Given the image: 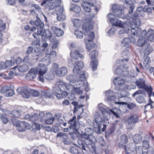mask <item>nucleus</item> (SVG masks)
Returning a JSON list of instances; mask_svg holds the SVG:
<instances>
[{
	"instance_id": "nucleus-1",
	"label": "nucleus",
	"mask_w": 154,
	"mask_h": 154,
	"mask_svg": "<svg viewBox=\"0 0 154 154\" xmlns=\"http://www.w3.org/2000/svg\"><path fill=\"white\" fill-rule=\"evenodd\" d=\"M109 123L108 120L106 116H101L99 113H97L94 116L93 120V126L95 132L100 134L102 132L105 131L106 135H109L114 132L115 130L114 125H112L106 131L107 125Z\"/></svg>"
},
{
	"instance_id": "nucleus-2",
	"label": "nucleus",
	"mask_w": 154,
	"mask_h": 154,
	"mask_svg": "<svg viewBox=\"0 0 154 154\" xmlns=\"http://www.w3.org/2000/svg\"><path fill=\"white\" fill-rule=\"evenodd\" d=\"M112 10L114 15L116 17L125 19L126 16L124 14L122 6L118 5H114L112 6Z\"/></svg>"
},
{
	"instance_id": "nucleus-3",
	"label": "nucleus",
	"mask_w": 154,
	"mask_h": 154,
	"mask_svg": "<svg viewBox=\"0 0 154 154\" xmlns=\"http://www.w3.org/2000/svg\"><path fill=\"white\" fill-rule=\"evenodd\" d=\"M99 109L103 114V115H101L100 114L101 116H105L104 115V113H106L109 115H113L116 118H120L119 115L117 112V109L115 107L114 108H112V109H109V108H104L103 107L101 106L99 107ZM97 113H99L100 114L99 112H96L95 114H96Z\"/></svg>"
},
{
	"instance_id": "nucleus-4",
	"label": "nucleus",
	"mask_w": 154,
	"mask_h": 154,
	"mask_svg": "<svg viewBox=\"0 0 154 154\" xmlns=\"http://www.w3.org/2000/svg\"><path fill=\"white\" fill-rule=\"evenodd\" d=\"M71 103L74 106L73 113L74 114H76L77 112L78 115L77 117V121L81 118V117L79 114H81L83 111V109L82 108L84 106V105L82 104H79L77 101H73Z\"/></svg>"
},
{
	"instance_id": "nucleus-5",
	"label": "nucleus",
	"mask_w": 154,
	"mask_h": 154,
	"mask_svg": "<svg viewBox=\"0 0 154 154\" xmlns=\"http://www.w3.org/2000/svg\"><path fill=\"white\" fill-rule=\"evenodd\" d=\"M108 19L112 25L124 28L125 25L122 24V21L117 19L112 13H109L108 15Z\"/></svg>"
},
{
	"instance_id": "nucleus-6",
	"label": "nucleus",
	"mask_w": 154,
	"mask_h": 154,
	"mask_svg": "<svg viewBox=\"0 0 154 154\" xmlns=\"http://www.w3.org/2000/svg\"><path fill=\"white\" fill-rule=\"evenodd\" d=\"M92 60L91 62V65L93 71L96 70L97 69L98 62L96 59V57L97 56V52L95 50L91 51L89 54Z\"/></svg>"
},
{
	"instance_id": "nucleus-7",
	"label": "nucleus",
	"mask_w": 154,
	"mask_h": 154,
	"mask_svg": "<svg viewBox=\"0 0 154 154\" xmlns=\"http://www.w3.org/2000/svg\"><path fill=\"white\" fill-rule=\"evenodd\" d=\"M115 72L117 74L121 76L126 77L129 75V72L127 71V67L123 65L117 66Z\"/></svg>"
},
{
	"instance_id": "nucleus-8",
	"label": "nucleus",
	"mask_w": 154,
	"mask_h": 154,
	"mask_svg": "<svg viewBox=\"0 0 154 154\" xmlns=\"http://www.w3.org/2000/svg\"><path fill=\"white\" fill-rule=\"evenodd\" d=\"M68 125L70 128L72 129V130H75V133H77L78 132L80 125L78 121H76V117L75 116H73L72 119L68 122Z\"/></svg>"
},
{
	"instance_id": "nucleus-9",
	"label": "nucleus",
	"mask_w": 154,
	"mask_h": 154,
	"mask_svg": "<svg viewBox=\"0 0 154 154\" xmlns=\"http://www.w3.org/2000/svg\"><path fill=\"white\" fill-rule=\"evenodd\" d=\"M142 35H144L147 40L152 42H154V31L152 29H149L147 32L146 30H144L142 32Z\"/></svg>"
},
{
	"instance_id": "nucleus-10",
	"label": "nucleus",
	"mask_w": 154,
	"mask_h": 154,
	"mask_svg": "<svg viewBox=\"0 0 154 154\" xmlns=\"http://www.w3.org/2000/svg\"><path fill=\"white\" fill-rule=\"evenodd\" d=\"M38 33L39 35L43 37L45 36L46 38L50 39L52 36L51 31L48 29H44V28L39 29L38 32Z\"/></svg>"
},
{
	"instance_id": "nucleus-11",
	"label": "nucleus",
	"mask_w": 154,
	"mask_h": 154,
	"mask_svg": "<svg viewBox=\"0 0 154 154\" xmlns=\"http://www.w3.org/2000/svg\"><path fill=\"white\" fill-rule=\"evenodd\" d=\"M19 125L17 127V129L19 132L24 131L26 129H30L31 127V125L24 121H21Z\"/></svg>"
},
{
	"instance_id": "nucleus-12",
	"label": "nucleus",
	"mask_w": 154,
	"mask_h": 154,
	"mask_svg": "<svg viewBox=\"0 0 154 154\" xmlns=\"http://www.w3.org/2000/svg\"><path fill=\"white\" fill-rule=\"evenodd\" d=\"M128 141V140L127 136L126 135H122L120 137V141L118 143V146L120 148L126 151L127 148L125 144Z\"/></svg>"
},
{
	"instance_id": "nucleus-13",
	"label": "nucleus",
	"mask_w": 154,
	"mask_h": 154,
	"mask_svg": "<svg viewBox=\"0 0 154 154\" xmlns=\"http://www.w3.org/2000/svg\"><path fill=\"white\" fill-rule=\"evenodd\" d=\"M106 96L107 97L106 100L108 101H114L115 103L117 98L115 96L116 93L112 90L107 91L105 93Z\"/></svg>"
},
{
	"instance_id": "nucleus-14",
	"label": "nucleus",
	"mask_w": 154,
	"mask_h": 154,
	"mask_svg": "<svg viewBox=\"0 0 154 154\" xmlns=\"http://www.w3.org/2000/svg\"><path fill=\"white\" fill-rule=\"evenodd\" d=\"M147 40L145 37L144 35H142L141 33V35L139 38L138 41H137V46L139 47L144 48L146 46L147 43H146Z\"/></svg>"
},
{
	"instance_id": "nucleus-15",
	"label": "nucleus",
	"mask_w": 154,
	"mask_h": 154,
	"mask_svg": "<svg viewBox=\"0 0 154 154\" xmlns=\"http://www.w3.org/2000/svg\"><path fill=\"white\" fill-rule=\"evenodd\" d=\"M29 23L31 25H34L37 27V32H38L40 29H42L44 28V23L42 22L39 18H37V19L35 21L31 20L30 21Z\"/></svg>"
},
{
	"instance_id": "nucleus-16",
	"label": "nucleus",
	"mask_w": 154,
	"mask_h": 154,
	"mask_svg": "<svg viewBox=\"0 0 154 154\" xmlns=\"http://www.w3.org/2000/svg\"><path fill=\"white\" fill-rule=\"evenodd\" d=\"M141 14H140L135 11L134 13H131V14H127L126 16V18L125 19H128V17L131 19L133 22H134L137 20L140 19V17H142Z\"/></svg>"
},
{
	"instance_id": "nucleus-17",
	"label": "nucleus",
	"mask_w": 154,
	"mask_h": 154,
	"mask_svg": "<svg viewBox=\"0 0 154 154\" xmlns=\"http://www.w3.org/2000/svg\"><path fill=\"white\" fill-rule=\"evenodd\" d=\"M119 77H116L113 80V82L115 85H116L115 88L118 90L121 89L122 88V86L124 84L125 82L123 79L120 80Z\"/></svg>"
},
{
	"instance_id": "nucleus-18",
	"label": "nucleus",
	"mask_w": 154,
	"mask_h": 154,
	"mask_svg": "<svg viewBox=\"0 0 154 154\" xmlns=\"http://www.w3.org/2000/svg\"><path fill=\"white\" fill-rule=\"evenodd\" d=\"M55 72L57 75L59 76H63L66 75L67 69L65 66L60 67L58 69L55 70Z\"/></svg>"
},
{
	"instance_id": "nucleus-19",
	"label": "nucleus",
	"mask_w": 154,
	"mask_h": 154,
	"mask_svg": "<svg viewBox=\"0 0 154 154\" xmlns=\"http://www.w3.org/2000/svg\"><path fill=\"white\" fill-rule=\"evenodd\" d=\"M150 47V45L149 44H147L146 46L141 49L140 52H144V56L149 55L152 51L153 48Z\"/></svg>"
},
{
	"instance_id": "nucleus-20",
	"label": "nucleus",
	"mask_w": 154,
	"mask_h": 154,
	"mask_svg": "<svg viewBox=\"0 0 154 154\" xmlns=\"http://www.w3.org/2000/svg\"><path fill=\"white\" fill-rule=\"evenodd\" d=\"M12 59H13L12 58ZM12 60H6L5 62L2 61L0 63V70L3 69L9 68L12 65Z\"/></svg>"
},
{
	"instance_id": "nucleus-21",
	"label": "nucleus",
	"mask_w": 154,
	"mask_h": 154,
	"mask_svg": "<svg viewBox=\"0 0 154 154\" xmlns=\"http://www.w3.org/2000/svg\"><path fill=\"white\" fill-rule=\"evenodd\" d=\"M32 35L34 38V39L31 43V45H32L36 46L38 45H40V38L39 36L38 33V32H37L34 33Z\"/></svg>"
},
{
	"instance_id": "nucleus-22",
	"label": "nucleus",
	"mask_w": 154,
	"mask_h": 154,
	"mask_svg": "<svg viewBox=\"0 0 154 154\" xmlns=\"http://www.w3.org/2000/svg\"><path fill=\"white\" fill-rule=\"evenodd\" d=\"M81 6L86 12H88L91 11V7L94 6L93 3L86 2H82L81 4Z\"/></svg>"
},
{
	"instance_id": "nucleus-23",
	"label": "nucleus",
	"mask_w": 154,
	"mask_h": 154,
	"mask_svg": "<svg viewBox=\"0 0 154 154\" xmlns=\"http://www.w3.org/2000/svg\"><path fill=\"white\" fill-rule=\"evenodd\" d=\"M51 29L57 36H60L63 34V31L59 27L52 26H51Z\"/></svg>"
},
{
	"instance_id": "nucleus-24",
	"label": "nucleus",
	"mask_w": 154,
	"mask_h": 154,
	"mask_svg": "<svg viewBox=\"0 0 154 154\" xmlns=\"http://www.w3.org/2000/svg\"><path fill=\"white\" fill-rule=\"evenodd\" d=\"M139 121V116L137 114H133L128 117L127 120V123H136Z\"/></svg>"
},
{
	"instance_id": "nucleus-25",
	"label": "nucleus",
	"mask_w": 154,
	"mask_h": 154,
	"mask_svg": "<svg viewBox=\"0 0 154 154\" xmlns=\"http://www.w3.org/2000/svg\"><path fill=\"white\" fill-rule=\"evenodd\" d=\"M48 70L47 67L45 66L41 67L39 71V80L41 82H44V79L43 75L45 74Z\"/></svg>"
},
{
	"instance_id": "nucleus-26",
	"label": "nucleus",
	"mask_w": 154,
	"mask_h": 154,
	"mask_svg": "<svg viewBox=\"0 0 154 154\" xmlns=\"http://www.w3.org/2000/svg\"><path fill=\"white\" fill-rule=\"evenodd\" d=\"M17 91H20L23 97L28 98L30 95L29 91L24 88H19L17 90Z\"/></svg>"
},
{
	"instance_id": "nucleus-27",
	"label": "nucleus",
	"mask_w": 154,
	"mask_h": 154,
	"mask_svg": "<svg viewBox=\"0 0 154 154\" xmlns=\"http://www.w3.org/2000/svg\"><path fill=\"white\" fill-rule=\"evenodd\" d=\"M47 113H46L45 115V113L43 112H41L40 113H39L38 114V120L39 122H42V121H45V122L47 124H49L51 123V121L50 122H49L48 121V120L46 119V118H47Z\"/></svg>"
},
{
	"instance_id": "nucleus-28",
	"label": "nucleus",
	"mask_w": 154,
	"mask_h": 154,
	"mask_svg": "<svg viewBox=\"0 0 154 154\" xmlns=\"http://www.w3.org/2000/svg\"><path fill=\"white\" fill-rule=\"evenodd\" d=\"M37 71L35 69H31L26 75L27 79L30 80L34 79L36 76Z\"/></svg>"
},
{
	"instance_id": "nucleus-29",
	"label": "nucleus",
	"mask_w": 154,
	"mask_h": 154,
	"mask_svg": "<svg viewBox=\"0 0 154 154\" xmlns=\"http://www.w3.org/2000/svg\"><path fill=\"white\" fill-rule=\"evenodd\" d=\"M57 19L58 20L61 21L65 20L66 16L63 12V9L62 8L60 9L57 12Z\"/></svg>"
},
{
	"instance_id": "nucleus-30",
	"label": "nucleus",
	"mask_w": 154,
	"mask_h": 154,
	"mask_svg": "<svg viewBox=\"0 0 154 154\" xmlns=\"http://www.w3.org/2000/svg\"><path fill=\"white\" fill-rule=\"evenodd\" d=\"M80 134L81 137L83 139L84 142L86 145L91 143L93 141V137H92L91 136L81 134V133H80Z\"/></svg>"
},
{
	"instance_id": "nucleus-31",
	"label": "nucleus",
	"mask_w": 154,
	"mask_h": 154,
	"mask_svg": "<svg viewBox=\"0 0 154 154\" xmlns=\"http://www.w3.org/2000/svg\"><path fill=\"white\" fill-rule=\"evenodd\" d=\"M51 58L50 56L46 55L44 59H41V61L42 62V65L43 66H46L50 64L51 62Z\"/></svg>"
},
{
	"instance_id": "nucleus-32",
	"label": "nucleus",
	"mask_w": 154,
	"mask_h": 154,
	"mask_svg": "<svg viewBox=\"0 0 154 154\" xmlns=\"http://www.w3.org/2000/svg\"><path fill=\"white\" fill-rule=\"evenodd\" d=\"M135 84L140 88L143 89L145 85V80L143 79H139L135 82Z\"/></svg>"
},
{
	"instance_id": "nucleus-33",
	"label": "nucleus",
	"mask_w": 154,
	"mask_h": 154,
	"mask_svg": "<svg viewBox=\"0 0 154 154\" xmlns=\"http://www.w3.org/2000/svg\"><path fill=\"white\" fill-rule=\"evenodd\" d=\"M86 149H87L86 151H88V149L91 152H94L96 151V146L95 143L93 141L91 143L87 144L86 145Z\"/></svg>"
},
{
	"instance_id": "nucleus-34",
	"label": "nucleus",
	"mask_w": 154,
	"mask_h": 154,
	"mask_svg": "<svg viewBox=\"0 0 154 154\" xmlns=\"http://www.w3.org/2000/svg\"><path fill=\"white\" fill-rule=\"evenodd\" d=\"M117 94L118 97V99L119 100V99L122 97H125L128 96V92L123 90H119L117 92Z\"/></svg>"
},
{
	"instance_id": "nucleus-35",
	"label": "nucleus",
	"mask_w": 154,
	"mask_h": 154,
	"mask_svg": "<svg viewBox=\"0 0 154 154\" xmlns=\"http://www.w3.org/2000/svg\"><path fill=\"white\" fill-rule=\"evenodd\" d=\"M115 104H125L127 105L128 108L129 109H132L135 107L136 105L134 103H128L127 102H116Z\"/></svg>"
},
{
	"instance_id": "nucleus-36",
	"label": "nucleus",
	"mask_w": 154,
	"mask_h": 154,
	"mask_svg": "<svg viewBox=\"0 0 154 154\" xmlns=\"http://www.w3.org/2000/svg\"><path fill=\"white\" fill-rule=\"evenodd\" d=\"M93 28V26L90 23L85 22L83 25L82 29L83 30L88 32L91 30Z\"/></svg>"
},
{
	"instance_id": "nucleus-37",
	"label": "nucleus",
	"mask_w": 154,
	"mask_h": 154,
	"mask_svg": "<svg viewBox=\"0 0 154 154\" xmlns=\"http://www.w3.org/2000/svg\"><path fill=\"white\" fill-rule=\"evenodd\" d=\"M70 10L76 13H78L81 11V8L79 5H76L74 4H71L70 5Z\"/></svg>"
},
{
	"instance_id": "nucleus-38",
	"label": "nucleus",
	"mask_w": 154,
	"mask_h": 154,
	"mask_svg": "<svg viewBox=\"0 0 154 154\" xmlns=\"http://www.w3.org/2000/svg\"><path fill=\"white\" fill-rule=\"evenodd\" d=\"M125 5L126 6H125V5H124V8L127 9L128 10V12L127 14H131V13H133L135 7L134 4Z\"/></svg>"
},
{
	"instance_id": "nucleus-39",
	"label": "nucleus",
	"mask_w": 154,
	"mask_h": 154,
	"mask_svg": "<svg viewBox=\"0 0 154 154\" xmlns=\"http://www.w3.org/2000/svg\"><path fill=\"white\" fill-rule=\"evenodd\" d=\"M26 118L27 119H29L32 121H38V114L36 113H34L32 115L28 114L26 116Z\"/></svg>"
},
{
	"instance_id": "nucleus-40",
	"label": "nucleus",
	"mask_w": 154,
	"mask_h": 154,
	"mask_svg": "<svg viewBox=\"0 0 154 154\" xmlns=\"http://www.w3.org/2000/svg\"><path fill=\"white\" fill-rule=\"evenodd\" d=\"M42 95L45 98H52L53 96V94L51 93L50 90H46L42 92Z\"/></svg>"
},
{
	"instance_id": "nucleus-41",
	"label": "nucleus",
	"mask_w": 154,
	"mask_h": 154,
	"mask_svg": "<svg viewBox=\"0 0 154 154\" xmlns=\"http://www.w3.org/2000/svg\"><path fill=\"white\" fill-rule=\"evenodd\" d=\"M69 151L72 154H81L77 147L71 146L69 148Z\"/></svg>"
},
{
	"instance_id": "nucleus-42",
	"label": "nucleus",
	"mask_w": 154,
	"mask_h": 154,
	"mask_svg": "<svg viewBox=\"0 0 154 154\" xmlns=\"http://www.w3.org/2000/svg\"><path fill=\"white\" fill-rule=\"evenodd\" d=\"M57 53L55 51H52L51 49L48 48L46 51V55L50 56L53 58H54L56 56Z\"/></svg>"
},
{
	"instance_id": "nucleus-43",
	"label": "nucleus",
	"mask_w": 154,
	"mask_h": 154,
	"mask_svg": "<svg viewBox=\"0 0 154 154\" xmlns=\"http://www.w3.org/2000/svg\"><path fill=\"white\" fill-rule=\"evenodd\" d=\"M76 75H67L66 77V79L71 84H74L76 79Z\"/></svg>"
},
{
	"instance_id": "nucleus-44",
	"label": "nucleus",
	"mask_w": 154,
	"mask_h": 154,
	"mask_svg": "<svg viewBox=\"0 0 154 154\" xmlns=\"http://www.w3.org/2000/svg\"><path fill=\"white\" fill-rule=\"evenodd\" d=\"M35 52L37 54L36 56L37 57L35 59V60H37L39 59L40 58L42 57L44 55V52L42 49L40 48H37L35 50Z\"/></svg>"
},
{
	"instance_id": "nucleus-45",
	"label": "nucleus",
	"mask_w": 154,
	"mask_h": 154,
	"mask_svg": "<svg viewBox=\"0 0 154 154\" xmlns=\"http://www.w3.org/2000/svg\"><path fill=\"white\" fill-rule=\"evenodd\" d=\"M12 58L13 59L12 60V65H14V63L17 65H19L23 62L22 59L19 57H17L16 59H15L14 57H12L11 60H12Z\"/></svg>"
},
{
	"instance_id": "nucleus-46",
	"label": "nucleus",
	"mask_w": 154,
	"mask_h": 154,
	"mask_svg": "<svg viewBox=\"0 0 154 154\" xmlns=\"http://www.w3.org/2000/svg\"><path fill=\"white\" fill-rule=\"evenodd\" d=\"M93 130L90 128H87L85 129V132L82 131L81 134H85L87 135L91 136L93 134Z\"/></svg>"
},
{
	"instance_id": "nucleus-47",
	"label": "nucleus",
	"mask_w": 154,
	"mask_h": 154,
	"mask_svg": "<svg viewBox=\"0 0 154 154\" xmlns=\"http://www.w3.org/2000/svg\"><path fill=\"white\" fill-rule=\"evenodd\" d=\"M128 149L130 152H134L137 149V146L135 143H130L127 146Z\"/></svg>"
},
{
	"instance_id": "nucleus-48",
	"label": "nucleus",
	"mask_w": 154,
	"mask_h": 154,
	"mask_svg": "<svg viewBox=\"0 0 154 154\" xmlns=\"http://www.w3.org/2000/svg\"><path fill=\"white\" fill-rule=\"evenodd\" d=\"M151 62L150 58L149 56L146 57L143 61V65L145 69H147L149 67V64Z\"/></svg>"
},
{
	"instance_id": "nucleus-49",
	"label": "nucleus",
	"mask_w": 154,
	"mask_h": 154,
	"mask_svg": "<svg viewBox=\"0 0 154 154\" xmlns=\"http://www.w3.org/2000/svg\"><path fill=\"white\" fill-rule=\"evenodd\" d=\"M142 139V137L141 135L138 134L135 135L133 138L134 143H140Z\"/></svg>"
},
{
	"instance_id": "nucleus-50",
	"label": "nucleus",
	"mask_w": 154,
	"mask_h": 154,
	"mask_svg": "<svg viewBox=\"0 0 154 154\" xmlns=\"http://www.w3.org/2000/svg\"><path fill=\"white\" fill-rule=\"evenodd\" d=\"M77 143L78 144V145L77 146V147L79 148L80 149L85 151V152L86 150H87L84 144L83 143V142L81 140H78Z\"/></svg>"
},
{
	"instance_id": "nucleus-51",
	"label": "nucleus",
	"mask_w": 154,
	"mask_h": 154,
	"mask_svg": "<svg viewBox=\"0 0 154 154\" xmlns=\"http://www.w3.org/2000/svg\"><path fill=\"white\" fill-rule=\"evenodd\" d=\"M13 117H18L21 115V111L20 110L15 109L12 111L11 113Z\"/></svg>"
},
{
	"instance_id": "nucleus-52",
	"label": "nucleus",
	"mask_w": 154,
	"mask_h": 154,
	"mask_svg": "<svg viewBox=\"0 0 154 154\" xmlns=\"http://www.w3.org/2000/svg\"><path fill=\"white\" fill-rule=\"evenodd\" d=\"M28 69V66L27 65L24 64L20 66L18 68V70L20 72H25Z\"/></svg>"
},
{
	"instance_id": "nucleus-53",
	"label": "nucleus",
	"mask_w": 154,
	"mask_h": 154,
	"mask_svg": "<svg viewBox=\"0 0 154 154\" xmlns=\"http://www.w3.org/2000/svg\"><path fill=\"white\" fill-rule=\"evenodd\" d=\"M143 89L144 91L147 92L149 97H150L152 95V91L151 87V86L149 87L147 85H146Z\"/></svg>"
},
{
	"instance_id": "nucleus-54",
	"label": "nucleus",
	"mask_w": 154,
	"mask_h": 154,
	"mask_svg": "<svg viewBox=\"0 0 154 154\" xmlns=\"http://www.w3.org/2000/svg\"><path fill=\"white\" fill-rule=\"evenodd\" d=\"M57 137L63 138L64 140H66L68 138V136L66 134L63 132H60L58 133L57 135Z\"/></svg>"
},
{
	"instance_id": "nucleus-55",
	"label": "nucleus",
	"mask_w": 154,
	"mask_h": 154,
	"mask_svg": "<svg viewBox=\"0 0 154 154\" xmlns=\"http://www.w3.org/2000/svg\"><path fill=\"white\" fill-rule=\"evenodd\" d=\"M81 133L78 130V132L77 133H75V130H72L71 131L69 132V134L70 135L71 137L73 140H75L77 137L76 135L79 134Z\"/></svg>"
},
{
	"instance_id": "nucleus-56",
	"label": "nucleus",
	"mask_w": 154,
	"mask_h": 154,
	"mask_svg": "<svg viewBox=\"0 0 154 154\" xmlns=\"http://www.w3.org/2000/svg\"><path fill=\"white\" fill-rule=\"evenodd\" d=\"M67 84L66 83V90H68L70 91H72L75 88V85H74V84Z\"/></svg>"
},
{
	"instance_id": "nucleus-57",
	"label": "nucleus",
	"mask_w": 154,
	"mask_h": 154,
	"mask_svg": "<svg viewBox=\"0 0 154 154\" xmlns=\"http://www.w3.org/2000/svg\"><path fill=\"white\" fill-rule=\"evenodd\" d=\"M136 100L137 102L140 103L146 102V100L144 97L140 95H139L136 97Z\"/></svg>"
},
{
	"instance_id": "nucleus-58",
	"label": "nucleus",
	"mask_w": 154,
	"mask_h": 154,
	"mask_svg": "<svg viewBox=\"0 0 154 154\" xmlns=\"http://www.w3.org/2000/svg\"><path fill=\"white\" fill-rule=\"evenodd\" d=\"M146 140H144L142 142V146L145 149L148 148L149 147V139H146Z\"/></svg>"
},
{
	"instance_id": "nucleus-59",
	"label": "nucleus",
	"mask_w": 154,
	"mask_h": 154,
	"mask_svg": "<svg viewBox=\"0 0 154 154\" xmlns=\"http://www.w3.org/2000/svg\"><path fill=\"white\" fill-rule=\"evenodd\" d=\"M51 43L52 44V48L53 49H56L57 47L58 44L59 43V41L55 38L53 39L51 41Z\"/></svg>"
},
{
	"instance_id": "nucleus-60",
	"label": "nucleus",
	"mask_w": 154,
	"mask_h": 154,
	"mask_svg": "<svg viewBox=\"0 0 154 154\" xmlns=\"http://www.w3.org/2000/svg\"><path fill=\"white\" fill-rule=\"evenodd\" d=\"M87 39H85V45H86V48L88 49V51H89V50L91 49L92 48H93L95 46V44H91L89 43H87L86 41Z\"/></svg>"
},
{
	"instance_id": "nucleus-61",
	"label": "nucleus",
	"mask_w": 154,
	"mask_h": 154,
	"mask_svg": "<svg viewBox=\"0 0 154 154\" xmlns=\"http://www.w3.org/2000/svg\"><path fill=\"white\" fill-rule=\"evenodd\" d=\"M74 34L78 38H81L83 37V34L82 32L79 30H75L74 31Z\"/></svg>"
},
{
	"instance_id": "nucleus-62",
	"label": "nucleus",
	"mask_w": 154,
	"mask_h": 154,
	"mask_svg": "<svg viewBox=\"0 0 154 154\" xmlns=\"http://www.w3.org/2000/svg\"><path fill=\"white\" fill-rule=\"evenodd\" d=\"M14 94V91L10 87V89H8L6 93L5 96L6 97H11Z\"/></svg>"
},
{
	"instance_id": "nucleus-63",
	"label": "nucleus",
	"mask_w": 154,
	"mask_h": 154,
	"mask_svg": "<svg viewBox=\"0 0 154 154\" xmlns=\"http://www.w3.org/2000/svg\"><path fill=\"white\" fill-rule=\"evenodd\" d=\"M74 66L81 69L84 67V64L81 61H76L75 62Z\"/></svg>"
},
{
	"instance_id": "nucleus-64",
	"label": "nucleus",
	"mask_w": 154,
	"mask_h": 154,
	"mask_svg": "<svg viewBox=\"0 0 154 154\" xmlns=\"http://www.w3.org/2000/svg\"><path fill=\"white\" fill-rule=\"evenodd\" d=\"M8 89H10V87L8 86H3L1 88H0V93L5 94Z\"/></svg>"
}]
</instances>
